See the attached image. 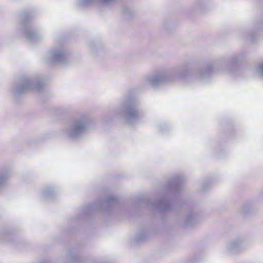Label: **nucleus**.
Returning a JSON list of instances; mask_svg holds the SVG:
<instances>
[{"label":"nucleus","instance_id":"1","mask_svg":"<svg viewBox=\"0 0 263 263\" xmlns=\"http://www.w3.org/2000/svg\"><path fill=\"white\" fill-rule=\"evenodd\" d=\"M261 69L263 71V64L261 66Z\"/></svg>","mask_w":263,"mask_h":263}]
</instances>
